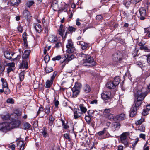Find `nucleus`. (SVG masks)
Instances as JSON below:
<instances>
[{"instance_id": "nucleus-1", "label": "nucleus", "mask_w": 150, "mask_h": 150, "mask_svg": "<svg viewBox=\"0 0 150 150\" xmlns=\"http://www.w3.org/2000/svg\"><path fill=\"white\" fill-rule=\"evenodd\" d=\"M81 57L83 58L81 61L82 65L88 67H92L96 65V63L94 61L93 59L89 55L83 53H81Z\"/></svg>"}, {"instance_id": "nucleus-2", "label": "nucleus", "mask_w": 150, "mask_h": 150, "mask_svg": "<svg viewBox=\"0 0 150 150\" xmlns=\"http://www.w3.org/2000/svg\"><path fill=\"white\" fill-rule=\"evenodd\" d=\"M31 52L30 50H25L22 54L23 60L22 63H21L19 65L20 68L27 69L28 67V64L30 62L29 55Z\"/></svg>"}, {"instance_id": "nucleus-3", "label": "nucleus", "mask_w": 150, "mask_h": 150, "mask_svg": "<svg viewBox=\"0 0 150 150\" xmlns=\"http://www.w3.org/2000/svg\"><path fill=\"white\" fill-rule=\"evenodd\" d=\"M5 58L6 59L10 60L11 61H15L16 60H19L21 58V55H18L17 57L13 59H12V57L15 54L12 52H10L8 50L5 51L3 52Z\"/></svg>"}, {"instance_id": "nucleus-4", "label": "nucleus", "mask_w": 150, "mask_h": 150, "mask_svg": "<svg viewBox=\"0 0 150 150\" xmlns=\"http://www.w3.org/2000/svg\"><path fill=\"white\" fill-rule=\"evenodd\" d=\"M7 132L13 128L17 127L20 124V122L18 120L12 121L9 123H6Z\"/></svg>"}, {"instance_id": "nucleus-5", "label": "nucleus", "mask_w": 150, "mask_h": 150, "mask_svg": "<svg viewBox=\"0 0 150 150\" xmlns=\"http://www.w3.org/2000/svg\"><path fill=\"white\" fill-rule=\"evenodd\" d=\"M101 97L105 103L109 102L112 97H111V92L109 91H104L101 94Z\"/></svg>"}, {"instance_id": "nucleus-6", "label": "nucleus", "mask_w": 150, "mask_h": 150, "mask_svg": "<svg viewBox=\"0 0 150 150\" xmlns=\"http://www.w3.org/2000/svg\"><path fill=\"white\" fill-rule=\"evenodd\" d=\"M146 96V94L142 90H139L134 93V99L143 101Z\"/></svg>"}, {"instance_id": "nucleus-7", "label": "nucleus", "mask_w": 150, "mask_h": 150, "mask_svg": "<svg viewBox=\"0 0 150 150\" xmlns=\"http://www.w3.org/2000/svg\"><path fill=\"white\" fill-rule=\"evenodd\" d=\"M82 85L79 83H76L72 89L73 96L77 97L80 92Z\"/></svg>"}, {"instance_id": "nucleus-8", "label": "nucleus", "mask_w": 150, "mask_h": 150, "mask_svg": "<svg viewBox=\"0 0 150 150\" xmlns=\"http://www.w3.org/2000/svg\"><path fill=\"white\" fill-rule=\"evenodd\" d=\"M112 58L113 61L116 62V64H118L122 60L123 55L120 52H117L113 54Z\"/></svg>"}, {"instance_id": "nucleus-9", "label": "nucleus", "mask_w": 150, "mask_h": 150, "mask_svg": "<svg viewBox=\"0 0 150 150\" xmlns=\"http://www.w3.org/2000/svg\"><path fill=\"white\" fill-rule=\"evenodd\" d=\"M128 134V133L126 132L122 133L121 135L119 140L120 142L124 144L126 146L128 145V142L126 139L127 135Z\"/></svg>"}, {"instance_id": "nucleus-10", "label": "nucleus", "mask_w": 150, "mask_h": 150, "mask_svg": "<svg viewBox=\"0 0 150 150\" xmlns=\"http://www.w3.org/2000/svg\"><path fill=\"white\" fill-rule=\"evenodd\" d=\"M139 12L140 15L139 16V18L141 20H144L145 18V16H146V10L145 8L144 7H141L139 9Z\"/></svg>"}, {"instance_id": "nucleus-11", "label": "nucleus", "mask_w": 150, "mask_h": 150, "mask_svg": "<svg viewBox=\"0 0 150 150\" xmlns=\"http://www.w3.org/2000/svg\"><path fill=\"white\" fill-rule=\"evenodd\" d=\"M82 113L79 109H75L74 111V117L76 119L80 117Z\"/></svg>"}, {"instance_id": "nucleus-12", "label": "nucleus", "mask_w": 150, "mask_h": 150, "mask_svg": "<svg viewBox=\"0 0 150 150\" xmlns=\"http://www.w3.org/2000/svg\"><path fill=\"white\" fill-rule=\"evenodd\" d=\"M77 44L81 46V48L82 50H86L88 47V44L83 41H78Z\"/></svg>"}, {"instance_id": "nucleus-13", "label": "nucleus", "mask_w": 150, "mask_h": 150, "mask_svg": "<svg viewBox=\"0 0 150 150\" xmlns=\"http://www.w3.org/2000/svg\"><path fill=\"white\" fill-rule=\"evenodd\" d=\"M138 109L135 107L132 106L130 109L129 112V116L130 117H133L135 116L137 114V111Z\"/></svg>"}, {"instance_id": "nucleus-14", "label": "nucleus", "mask_w": 150, "mask_h": 150, "mask_svg": "<svg viewBox=\"0 0 150 150\" xmlns=\"http://www.w3.org/2000/svg\"><path fill=\"white\" fill-rule=\"evenodd\" d=\"M58 3L57 0H53L52 1V6L54 11H57L59 9Z\"/></svg>"}, {"instance_id": "nucleus-15", "label": "nucleus", "mask_w": 150, "mask_h": 150, "mask_svg": "<svg viewBox=\"0 0 150 150\" xmlns=\"http://www.w3.org/2000/svg\"><path fill=\"white\" fill-rule=\"evenodd\" d=\"M142 101L140 100H137V99H134V104L132 106L134 107H135V108H136L137 109H138L139 107L140 106L142 103Z\"/></svg>"}, {"instance_id": "nucleus-16", "label": "nucleus", "mask_w": 150, "mask_h": 150, "mask_svg": "<svg viewBox=\"0 0 150 150\" xmlns=\"http://www.w3.org/2000/svg\"><path fill=\"white\" fill-rule=\"evenodd\" d=\"M0 131L5 133L7 132L6 123H0Z\"/></svg>"}, {"instance_id": "nucleus-17", "label": "nucleus", "mask_w": 150, "mask_h": 150, "mask_svg": "<svg viewBox=\"0 0 150 150\" xmlns=\"http://www.w3.org/2000/svg\"><path fill=\"white\" fill-rule=\"evenodd\" d=\"M114 83L112 82H108L106 84V87L109 89H112L115 88L116 86V85H115Z\"/></svg>"}, {"instance_id": "nucleus-18", "label": "nucleus", "mask_w": 150, "mask_h": 150, "mask_svg": "<svg viewBox=\"0 0 150 150\" xmlns=\"http://www.w3.org/2000/svg\"><path fill=\"white\" fill-rule=\"evenodd\" d=\"M34 28L36 32L40 33L42 31V28L39 23H36L34 25Z\"/></svg>"}, {"instance_id": "nucleus-19", "label": "nucleus", "mask_w": 150, "mask_h": 150, "mask_svg": "<svg viewBox=\"0 0 150 150\" xmlns=\"http://www.w3.org/2000/svg\"><path fill=\"white\" fill-rule=\"evenodd\" d=\"M75 58V56L73 54L71 55L69 57L67 55V57L62 62V63L64 62L65 63H67L69 61L72 60Z\"/></svg>"}, {"instance_id": "nucleus-20", "label": "nucleus", "mask_w": 150, "mask_h": 150, "mask_svg": "<svg viewBox=\"0 0 150 150\" xmlns=\"http://www.w3.org/2000/svg\"><path fill=\"white\" fill-rule=\"evenodd\" d=\"M23 16L26 19H29L31 17L30 12L27 10L23 11Z\"/></svg>"}, {"instance_id": "nucleus-21", "label": "nucleus", "mask_w": 150, "mask_h": 150, "mask_svg": "<svg viewBox=\"0 0 150 150\" xmlns=\"http://www.w3.org/2000/svg\"><path fill=\"white\" fill-rule=\"evenodd\" d=\"M11 5L14 7L17 6L20 2V0H11Z\"/></svg>"}, {"instance_id": "nucleus-22", "label": "nucleus", "mask_w": 150, "mask_h": 150, "mask_svg": "<svg viewBox=\"0 0 150 150\" xmlns=\"http://www.w3.org/2000/svg\"><path fill=\"white\" fill-rule=\"evenodd\" d=\"M67 27H64L62 29V35H61L62 36L63 38H65L67 36Z\"/></svg>"}, {"instance_id": "nucleus-23", "label": "nucleus", "mask_w": 150, "mask_h": 150, "mask_svg": "<svg viewBox=\"0 0 150 150\" xmlns=\"http://www.w3.org/2000/svg\"><path fill=\"white\" fill-rule=\"evenodd\" d=\"M17 146L20 148V150H24V149L25 144L22 141H20L17 143Z\"/></svg>"}, {"instance_id": "nucleus-24", "label": "nucleus", "mask_w": 150, "mask_h": 150, "mask_svg": "<svg viewBox=\"0 0 150 150\" xmlns=\"http://www.w3.org/2000/svg\"><path fill=\"white\" fill-rule=\"evenodd\" d=\"M49 118V125L52 126L54 123L55 119L52 115H50Z\"/></svg>"}, {"instance_id": "nucleus-25", "label": "nucleus", "mask_w": 150, "mask_h": 150, "mask_svg": "<svg viewBox=\"0 0 150 150\" xmlns=\"http://www.w3.org/2000/svg\"><path fill=\"white\" fill-rule=\"evenodd\" d=\"M53 81L50 80H48L46 82L45 84V87L47 88H49L50 86L52 85L53 84Z\"/></svg>"}, {"instance_id": "nucleus-26", "label": "nucleus", "mask_w": 150, "mask_h": 150, "mask_svg": "<svg viewBox=\"0 0 150 150\" xmlns=\"http://www.w3.org/2000/svg\"><path fill=\"white\" fill-rule=\"evenodd\" d=\"M67 49L66 50V52L68 53H71L74 52L76 50L75 48L74 47L67 48Z\"/></svg>"}, {"instance_id": "nucleus-27", "label": "nucleus", "mask_w": 150, "mask_h": 150, "mask_svg": "<svg viewBox=\"0 0 150 150\" xmlns=\"http://www.w3.org/2000/svg\"><path fill=\"white\" fill-rule=\"evenodd\" d=\"M1 81L2 83V86L3 88H6L7 87H8V85L6 81L4 78H1Z\"/></svg>"}, {"instance_id": "nucleus-28", "label": "nucleus", "mask_w": 150, "mask_h": 150, "mask_svg": "<svg viewBox=\"0 0 150 150\" xmlns=\"http://www.w3.org/2000/svg\"><path fill=\"white\" fill-rule=\"evenodd\" d=\"M80 110L82 113H85L87 110L86 107H84L83 104H81L79 105Z\"/></svg>"}, {"instance_id": "nucleus-29", "label": "nucleus", "mask_w": 150, "mask_h": 150, "mask_svg": "<svg viewBox=\"0 0 150 150\" xmlns=\"http://www.w3.org/2000/svg\"><path fill=\"white\" fill-rule=\"evenodd\" d=\"M112 82L114 83L115 84V85L117 86L120 82V79L119 77L117 76L115 77Z\"/></svg>"}, {"instance_id": "nucleus-30", "label": "nucleus", "mask_w": 150, "mask_h": 150, "mask_svg": "<svg viewBox=\"0 0 150 150\" xmlns=\"http://www.w3.org/2000/svg\"><path fill=\"white\" fill-rule=\"evenodd\" d=\"M118 120H122L125 118V114L124 113H121L117 116Z\"/></svg>"}, {"instance_id": "nucleus-31", "label": "nucleus", "mask_w": 150, "mask_h": 150, "mask_svg": "<svg viewBox=\"0 0 150 150\" xmlns=\"http://www.w3.org/2000/svg\"><path fill=\"white\" fill-rule=\"evenodd\" d=\"M49 40L50 41L53 42H57L58 41V39L57 37L53 36L50 37Z\"/></svg>"}, {"instance_id": "nucleus-32", "label": "nucleus", "mask_w": 150, "mask_h": 150, "mask_svg": "<svg viewBox=\"0 0 150 150\" xmlns=\"http://www.w3.org/2000/svg\"><path fill=\"white\" fill-rule=\"evenodd\" d=\"M73 43L71 40L69 39L68 40V43L66 45V48L73 47Z\"/></svg>"}, {"instance_id": "nucleus-33", "label": "nucleus", "mask_w": 150, "mask_h": 150, "mask_svg": "<svg viewBox=\"0 0 150 150\" xmlns=\"http://www.w3.org/2000/svg\"><path fill=\"white\" fill-rule=\"evenodd\" d=\"M120 126V124L119 123L115 122L113 124L112 127H114V128H112L113 131H115L116 129V128H117L118 129L119 128Z\"/></svg>"}, {"instance_id": "nucleus-34", "label": "nucleus", "mask_w": 150, "mask_h": 150, "mask_svg": "<svg viewBox=\"0 0 150 150\" xmlns=\"http://www.w3.org/2000/svg\"><path fill=\"white\" fill-rule=\"evenodd\" d=\"M83 90L86 93H88L91 91L90 87L89 85L86 84L84 87Z\"/></svg>"}, {"instance_id": "nucleus-35", "label": "nucleus", "mask_w": 150, "mask_h": 150, "mask_svg": "<svg viewBox=\"0 0 150 150\" xmlns=\"http://www.w3.org/2000/svg\"><path fill=\"white\" fill-rule=\"evenodd\" d=\"M45 113L47 115H48L50 111V106L49 105H47L45 108L44 109Z\"/></svg>"}, {"instance_id": "nucleus-36", "label": "nucleus", "mask_w": 150, "mask_h": 150, "mask_svg": "<svg viewBox=\"0 0 150 150\" xmlns=\"http://www.w3.org/2000/svg\"><path fill=\"white\" fill-rule=\"evenodd\" d=\"M34 3V2L33 0H29L27 2L26 5L28 7H30Z\"/></svg>"}, {"instance_id": "nucleus-37", "label": "nucleus", "mask_w": 150, "mask_h": 150, "mask_svg": "<svg viewBox=\"0 0 150 150\" xmlns=\"http://www.w3.org/2000/svg\"><path fill=\"white\" fill-rule=\"evenodd\" d=\"M43 129H42V131H41L40 133L42 134L44 137H46L48 135V134L47 133V131L45 130L46 128L45 127H44Z\"/></svg>"}, {"instance_id": "nucleus-38", "label": "nucleus", "mask_w": 150, "mask_h": 150, "mask_svg": "<svg viewBox=\"0 0 150 150\" xmlns=\"http://www.w3.org/2000/svg\"><path fill=\"white\" fill-rule=\"evenodd\" d=\"M140 49L141 50L145 51V52H150V49H148L146 46L140 47Z\"/></svg>"}, {"instance_id": "nucleus-39", "label": "nucleus", "mask_w": 150, "mask_h": 150, "mask_svg": "<svg viewBox=\"0 0 150 150\" xmlns=\"http://www.w3.org/2000/svg\"><path fill=\"white\" fill-rule=\"evenodd\" d=\"M107 117L109 120L111 121L114 120V119L115 118V116L112 114H110L108 115Z\"/></svg>"}, {"instance_id": "nucleus-40", "label": "nucleus", "mask_w": 150, "mask_h": 150, "mask_svg": "<svg viewBox=\"0 0 150 150\" xmlns=\"http://www.w3.org/2000/svg\"><path fill=\"white\" fill-rule=\"evenodd\" d=\"M106 128H104L102 131L98 132V135L100 136L103 134L105 133H106V134L107 133H108V132L106 131Z\"/></svg>"}, {"instance_id": "nucleus-41", "label": "nucleus", "mask_w": 150, "mask_h": 150, "mask_svg": "<svg viewBox=\"0 0 150 150\" xmlns=\"http://www.w3.org/2000/svg\"><path fill=\"white\" fill-rule=\"evenodd\" d=\"M30 125L28 122L25 123L23 126V128L24 129L26 130L28 129L30 127Z\"/></svg>"}, {"instance_id": "nucleus-42", "label": "nucleus", "mask_w": 150, "mask_h": 150, "mask_svg": "<svg viewBox=\"0 0 150 150\" xmlns=\"http://www.w3.org/2000/svg\"><path fill=\"white\" fill-rule=\"evenodd\" d=\"M53 71V69L51 67H46L45 68V71L47 73L52 72Z\"/></svg>"}, {"instance_id": "nucleus-43", "label": "nucleus", "mask_w": 150, "mask_h": 150, "mask_svg": "<svg viewBox=\"0 0 150 150\" xmlns=\"http://www.w3.org/2000/svg\"><path fill=\"white\" fill-rule=\"evenodd\" d=\"M138 130L141 132H144L145 130V127L144 125H141L138 127Z\"/></svg>"}, {"instance_id": "nucleus-44", "label": "nucleus", "mask_w": 150, "mask_h": 150, "mask_svg": "<svg viewBox=\"0 0 150 150\" xmlns=\"http://www.w3.org/2000/svg\"><path fill=\"white\" fill-rule=\"evenodd\" d=\"M24 73L23 72H21L20 74L19 79L20 81H22L24 78Z\"/></svg>"}, {"instance_id": "nucleus-45", "label": "nucleus", "mask_w": 150, "mask_h": 150, "mask_svg": "<svg viewBox=\"0 0 150 150\" xmlns=\"http://www.w3.org/2000/svg\"><path fill=\"white\" fill-rule=\"evenodd\" d=\"M55 44V47L57 49L62 46V43L59 41H57Z\"/></svg>"}, {"instance_id": "nucleus-46", "label": "nucleus", "mask_w": 150, "mask_h": 150, "mask_svg": "<svg viewBox=\"0 0 150 150\" xmlns=\"http://www.w3.org/2000/svg\"><path fill=\"white\" fill-rule=\"evenodd\" d=\"M51 46H48V47L46 46L44 47V54H46L47 51L49 50L51 48Z\"/></svg>"}, {"instance_id": "nucleus-47", "label": "nucleus", "mask_w": 150, "mask_h": 150, "mask_svg": "<svg viewBox=\"0 0 150 150\" xmlns=\"http://www.w3.org/2000/svg\"><path fill=\"white\" fill-rule=\"evenodd\" d=\"M85 119L86 122L88 124H89L91 121V118L89 116H85Z\"/></svg>"}, {"instance_id": "nucleus-48", "label": "nucleus", "mask_w": 150, "mask_h": 150, "mask_svg": "<svg viewBox=\"0 0 150 150\" xmlns=\"http://www.w3.org/2000/svg\"><path fill=\"white\" fill-rule=\"evenodd\" d=\"M63 28V25L62 24L60 25V28L59 29L58 32L59 33L60 35H62V29Z\"/></svg>"}, {"instance_id": "nucleus-49", "label": "nucleus", "mask_w": 150, "mask_h": 150, "mask_svg": "<svg viewBox=\"0 0 150 150\" xmlns=\"http://www.w3.org/2000/svg\"><path fill=\"white\" fill-rule=\"evenodd\" d=\"M4 93L6 94L7 95L10 93V91L8 88V87H7L6 88H4Z\"/></svg>"}, {"instance_id": "nucleus-50", "label": "nucleus", "mask_w": 150, "mask_h": 150, "mask_svg": "<svg viewBox=\"0 0 150 150\" xmlns=\"http://www.w3.org/2000/svg\"><path fill=\"white\" fill-rule=\"evenodd\" d=\"M50 57L47 55H46L44 58V60L46 63H47L50 60Z\"/></svg>"}, {"instance_id": "nucleus-51", "label": "nucleus", "mask_w": 150, "mask_h": 150, "mask_svg": "<svg viewBox=\"0 0 150 150\" xmlns=\"http://www.w3.org/2000/svg\"><path fill=\"white\" fill-rule=\"evenodd\" d=\"M149 111V110L146 108L145 109H144L142 112V115L144 116L147 115Z\"/></svg>"}, {"instance_id": "nucleus-52", "label": "nucleus", "mask_w": 150, "mask_h": 150, "mask_svg": "<svg viewBox=\"0 0 150 150\" xmlns=\"http://www.w3.org/2000/svg\"><path fill=\"white\" fill-rule=\"evenodd\" d=\"M144 119H141L137 121L136 123L137 125H140L143 122H144Z\"/></svg>"}, {"instance_id": "nucleus-53", "label": "nucleus", "mask_w": 150, "mask_h": 150, "mask_svg": "<svg viewBox=\"0 0 150 150\" xmlns=\"http://www.w3.org/2000/svg\"><path fill=\"white\" fill-rule=\"evenodd\" d=\"M57 74V72L55 71L53 72V75L51 77L50 80L52 81H53V80L54 79L55 76H56Z\"/></svg>"}, {"instance_id": "nucleus-54", "label": "nucleus", "mask_w": 150, "mask_h": 150, "mask_svg": "<svg viewBox=\"0 0 150 150\" xmlns=\"http://www.w3.org/2000/svg\"><path fill=\"white\" fill-rule=\"evenodd\" d=\"M61 59V57L60 55H58L56 56L55 57L53 58L52 59V60L53 61H55V60H60Z\"/></svg>"}, {"instance_id": "nucleus-55", "label": "nucleus", "mask_w": 150, "mask_h": 150, "mask_svg": "<svg viewBox=\"0 0 150 150\" xmlns=\"http://www.w3.org/2000/svg\"><path fill=\"white\" fill-rule=\"evenodd\" d=\"M64 137L66 139H68L69 141H70L71 139L69 137V134H64Z\"/></svg>"}, {"instance_id": "nucleus-56", "label": "nucleus", "mask_w": 150, "mask_h": 150, "mask_svg": "<svg viewBox=\"0 0 150 150\" xmlns=\"http://www.w3.org/2000/svg\"><path fill=\"white\" fill-rule=\"evenodd\" d=\"M68 30L70 32H74L76 30V28L72 26H70L69 27Z\"/></svg>"}, {"instance_id": "nucleus-57", "label": "nucleus", "mask_w": 150, "mask_h": 150, "mask_svg": "<svg viewBox=\"0 0 150 150\" xmlns=\"http://www.w3.org/2000/svg\"><path fill=\"white\" fill-rule=\"evenodd\" d=\"M118 40L119 41V42L121 44L123 45H125V43L124 40L120 38H119L118 39Z\"/></svg>"}, {"instance_id": "nucleus-58", "label": "nucleus", "mask_w": 150, "mask_h": 150, "mask_svg": "<svg viewBox=\"0 0 150 150\" xmlns=\"http://www.w3.org/2000/svg\"><path fill=\"white\" fill-rule=\"evenodd\" d=\"M6 102L8 103L13 104V103L14 101L12 98H8Z\"/></svg>"}, {"instance_id": "nucleus-59", "label": "nucleus", "mask_w": 150, "mask_h": 150, "mask_svg": "<svg viewBox=\"0 0 150 150\" xmlns=\"http://www.w3.org/2000/svg\"><path fill=\"white\" fill-rule=\"evenodd\" d=\"M17 29L18 31L20 33H22L23 32L22 27L21 25H18L17 27Z\"/></svg>"}, {"instance_id": "nucleus-60", "label": "nucleus", "mask_w": 150, "mask_h": 150, "mask_svg": "<svg viewBox=\"0 0 150 150\" xmlns=\"http://www.w3.org/2000/svg\"><path fill=\"white\" fill-rule=\"evenodd\" d=\"M44 110L43 108L41 107L39 108V109L38 110V111L37 112V114L38 115L41 112H42Z\"/></svg>"}, {"instance_id": "nucleus-61", "label": "nucleus", "mask_w": 150, "mask_h": 150, "mask_svg": "<svg viewBox=\"0 0 150 150\" xmlns=\"http://www.w3.org/2000/svg\"><path fill=\"white\" fill-rule=\"evenodd\" d=\"M7 66L9 67H13L15 66V64L14 62L8 63Z\"/></svg>"}, {"instance_id": "nucleus-62", "label": "nucleus", "mask_w": 150, "mask_h": 150, "mask_svg": "<svg viewBox=\"0 0 150 150\" xmlns=\"http://www.w3.org/2000/svg\"><path fill=\"white\" fill-rule=\"evenodd\" d=\"M139 141V139H135V141L134 143L133 144H132V146L133 147V149H134L135 148V147L137 144V143L138 142V141Z\"/></svg>"}, {"instance_id": "nucleus-63", "label": "nucleus", "mask_w": 150, "mask_h": 150, "mask_svg": "<svg viewBox=\"0 0 150 150\" xmlns=\"http://www.w3.org/2000/svg\"><path fill=\"white\" fill-rule=\"evenodd\" d=\"M1 117L2 119L6 120L9 117V115H7L6 116L4 115H1Z\"/></svg>"}, {"instance_id": "nucleus-64", "label": "nucleus", "mask_w": 150, "mask_h": 150, "mask_svg": "<svg viewBox=\"0 0 150 150\" xmlns=\"http://www.w3.org/2000/svg\"><path fill=\"white\" fill-rule=\"evenodd\" d=\"M147 63L150 65V54L146 56Z\"/></svg>"}]
</instances>
